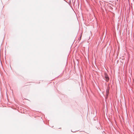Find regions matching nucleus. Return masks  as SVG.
Here are the masks:
<instances>
[{
	"label": "nucleus",
	"mask_w": 134,
	"mask_h": 134,
	"mask_svg": "<svg viewBox=\"0 0 134 134\" xmlns=\"http://www.w3.org/2000/svg\"><path fill=\"white\" fill-rule=\"evenodd\" d=\"M105 75V80L107 81H108L109 80V78L108 75L106 73H104Z\"/></svg>",
	"instance_id": "obj_1"
},
{
	"label": "nucleus",
	"mask_w": 134,
	"mask_h": 134,
	"mask_svg": "<svg viewBox=\"0 0 134 134\" xmlns=\"http://www.w3.org/2000/svg\"><path fill=\"white\" fill-rule=\"evenodd\" d=\"M109 88H110L109 87H107V90H106V97H107L108 96V95L109 93Z\"/></svg>",
	"instance_id": "obj_2"
},
{
	"label": "nucleus",
	"mask_w": 134,
	"mask_h": 134,
	"mask_svg": "<svg viewBox=\"0 0 134 134\" xmlns=\"http://www.w3.org/2000/svg\"><path fill=\"white\" fill-rule=\"evenodd\" d=\"M81 36L80 37V39H81Z\"/></svg>",
	"instance_id": "obj_3"
}]
</instances>
